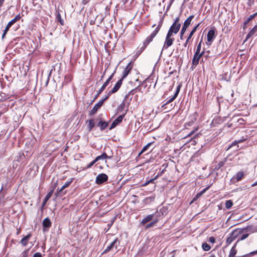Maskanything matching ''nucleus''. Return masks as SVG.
Instances as JSON below:
<instances>
[{
	"label": "nucleus",
	"instance_id": "nucleus-1",
	"mask_svg": "<svg viewBox=\"0 0 257 257\" xmlns=\"http://www.w3.org/2000/svg\"><path fill=\"white\" fill-rule=\"evenodd\" d=\"M164 22L163 18H162L159 22L158 26L156 27L153 32L148 36L144 41L143 45L139 48L137 51V54L140 55L148 46V45L153 41V39L156 36L159 32Z\"/></svg>",
	"mask_w": 257,
	"mask_h": 257
},
{
	"label": "nucleus",
	"instance_id": "nucleus-2",
	"mask_svg": "<svg viewBox=\"0 0 257 257\" xmlns=\"http://www.w3.org/2000/svg\"><path fill=\"white\" fill-rule=\"evenodd\" d=\"M173 35H171L167 33L166 37L165 38V40L162 48V50L161 52V55L162 54L163 50L167 49L169 47L171 46L173 42L175 40L174 38L173 37Z\"/></svg>",
	"mask_w": 257,
	"mask_h": 257
},
{
	"label": "nucleus",
	"instance_id": "nucleus-3",
	"mask_svg": "<svg viewBox=\"0 0 257 257\" xmlns=\"http://www.w3.org/2000/svg\"><path fill=\"white\" fill-rule=\"evenodd\" d=\"M21 17L19 14V15H17L15 17V18H14L13 20H12L10 22H9V23L7 25L5 30L4 31V32H3V35H2V38H4L5 37V36L6 35L7 32L9 31L10 28L13 24H14L17 21L21 19Z\"/></svg>",
	"mask_w": 257,
	"mask_h": 257
},
{
	"label": "nucleus",
	"instance_id": "nucleus-4",
	"mask_svg": "<svg viewBox=\"0 0 257 257\" xmlns=\"http://www.w3.org/2000/svg\"><path fill=\"white\" fill-rule=\"evenodd\" d=\"M120 241L118 240L117 238H116L110 244L108 245L104 250L102 252V254L106 253L112 249L113 247H115L116 249L117 248V246L119 245Z\"/></svg>",
	"mask_w": 257,
	"mask_h": 257
},
{
	"label": "nucleus",
	"instance_id": "nucleus-5",
	"mask_svg": "<svg viewBox=\"0 0 257 257\" xmlns=\"http://www.w3.org/2000/svg\"><path fill=\"white\" fill-rule=\"evenodd\" d=\"M244 230H245V232H247V233H244L243 234H242L241 236V237L240 238V239L241 240H244L245 238H246L248 236L249 233L257 232L256 228H254V227H252V226H247L246 228H245Z\"/></svg>",
	"mask_w": 257,
	"mask_h": 257
},
{
	"label": "nucleus",
	"instance_id": "nucleus-6",
	"mask_svg": "<svg viewBox=\"0 0 257 257\" xmlns=\"http://www.w3.org/2000/svg\"><path fill=\"white\" fill-rule=\"evenodd\" d=\"M108 98V96H105L104 98H103L102 99L100 100L99 102H98L97 103L95 104L93 108L90 111V114L93 115L94 114L98 109H99L101 106L102 105L103 102L104 101H105Z\"/></svg>",
	"mask_w": 257,
	"mask_h": 257
},
{
	"label": "nucleus",
	"instance_id": "nucleus-7",
	"mask_svg": "<svg viewBox=\"0 0 257 257\" xmlns=\"http://www.w3.org/2000/svg\"><path fill=\"white\" fill-rule=\"evenodd\" d=\"M108 180V176L104 173L98 174L95 179V182L97 184L100 185L104 182L107 181Z\"/></svg>",
	"mask_w": 257,
	"mask_h": 257
},
{
	"label": "nucleus",
	"instance_id": "nucleus-8",
	"mask_svg": "<svg viewBox=\"0 0 257 257\" xmlns=\"http://www.w3.org/2000/svg\"><path fill=\"white\" fill-rule=\"evenodd\" d=\"M126 114V112L125 111L122 114H120L119 116H118L111 123L109 130H111L114 128L116 125H117L119 123H120L125 115Z\"/></svg>",
	"mask_w": 257,
	"mask_h": 257
},
{
	"label": "nucleus",
	"instance_id": "nucleus-9",
	"mask_svg": "<svg viewBox=\"0 0 257 257\" xmlns=\"http://www.w3.org/2000/svg\"><path fill=\"white\" fill-rule=\"evenodd\" d=\"M180 27L181 24H173L170 27L168 31V33L174 36V35L177 34L180 29Z\"/></svg>",
	"mask_w": 257,
	"mask_h": 257
},
{
	"label": "nucleus",
	"instance_id": "nucleus-10",
	"mask_svg": "<svg viewBox=\"0 0 257 257\" xmlns=\"http://www.w3.org/2000/svg\"><path fill=\"white\" fill-rule=\"evenodd\" d=\"M122 81H123L122 79H121V78L120 79L116 82V83L115 84L114 86L113 87V88L108 92L107 95L106 96H108V98L109 96L111 94L115 93L116 92H117L118 90V89H119V88L120 87V86H121V85L122 84Z\"/></svg>",
	"mask_w": 257,
	"mask_h": 257
},
{
	"label": "nucleus",
	"instance_id": "nucleus-11",
	"mask_svg": "<svg viewBox=\"0 0 257 257\" xmlns=\"http://www.w3.org/2000/svg\"><path fill=\"white\" fill-rule=\"evenodd\" d=\"M73 180V178H70L65 183V184L61 187V188L60 189H58L57 190V192L56 193V195L57 196H58L59 195H60L61 194V193L62 192V191L65 189L66 188H67V187H68L71 184V183L72 182Z\"/></svg>",
	"mask_w": 257,
	"mask_h": 257
},
{
	"label": "nucleus",
	"instance_id": "nucleus-12",
	"mask_svg": "<svg viewBox=\"0 0 257 257\" xmlns=\"http://www.w3.org/2000/svg\"><path fill=\"white\" fill-rule=\"evenodd\" d=\"M204 53V51H202L201 53H197L195 52L192 61V64L193 65L197 66L199 64V60L200 58L203 56Z\"/></svg>",
	"mask_w": 257,
	"mask_h": 257
},
{
	"label": "nucleus",
	"instance_id": "nucleus-13",
	"mask_svg": "<svg viewBox=\"0 0 257 257\" xmlns=\"http://www.w3.org/2000/svg\"><path fill=\"white\" fill-rule=\"evenodd\" d=\"M215 30H210L208 31L207 35V44L208 45H211L213 39L215 38Z\"/></svg>",
	"mask_w": 257,
	"mask_h": 257
},
{
	"label": "nucleus",
	"instance_id": "nucleus-14",
	"mask_svg": "<svg viewBox=\"0 0 257 257\" xmlns=\"http://www.w3.org/2000/svg\"><path fill=\"white\" fill-rule=\"evenodd\" d=\"M156 213H157V212H156L155 213H154L152 214H149V215H148L147 216H146L145 217H144L142 219V220L141 222V224L142 225H144L147 222H148L151 220H154V219L156 218H155V216Z\"/></svg>",
	"mask_w": 257,
	"mask_h": 257
},
{
	"label": "nucleus",
	"instance_id": "nucleus-15",
	"mask_svg": "<svg viewBox=\"0 0 257 257\" xmlns=\"http://www.w3.org/2000/svg\"><path fill=\"white\" fill-rule=\"evenodd\" d=\"M200 24H198L192 30V31L190 32V34H189L186 40V42H185V43L184 44L183 46L184 47H186L187 46V45L188 44L189 42V41L191 39V38H192V36L194 35V33L196 32L197 28L199 27Z\"/></svg>",
	"mask_w": 257,
	"mask_h": 257
},
{
	"label": "nucleus",
	"instance_id": "nucleus-16",
	"mask_svg": "<svg viewBox=\"0 0 257 257\" xmlns=\"http://www.w3.org/2000/svg\"><path fill=\"white\" fill-rule=\"evenodd\" d=\"M115 72V71L113 72V73L109 77V78L106 80V81L103 83L101 87L100 88V89L98 91V94L101 93L106 88V87L108 85L109 82L111 81L112 78L113 77V75Z\"/></svg>",
	"mask_w": 257,
	"mask_h": 257
},
{
	"label": "nucleus",
	"instance_id": "nucleus-17",
	"mask_svg": "<svg viewBox=\"0 0 257 257\" xmlns=\"http://www.w3.org/2000/svg\"><path fill=\"white\" fill-rule=\"evenodd\" d=\"M244 176V174L242 171L238 172L235 175H234L232 178V180L234 181L235 180V182H238L240 181Z\"/></svg>",
	"mask_w": 257,
	"mask_h": 257
},
{
	"label": "nucleus",
	"instance_id": "nucleus-18",
	"mask_svg": "<svg viewBox=\"0 0 257 257\" xmlns=\"http://www.w3.org/2000/svg\"><path fill=\"white\" fill-rule=\"evenodd\" d=\"M132 69V66L131 65V62H130L123 71L122 77H121V79H123L124 78H125L130 73Z\"/></svg>",
	"mask_w": 257,
	"mask_h": 257
},
{
	"label": "nucleus",
	"instance_id": "nucleus-19",
	"mask_svg": "<svg viewBox=\"0 0 257 257\" xmlns=\"http://www.w3.org/2000/svg\"><path fill=\"white\" fill-rule=\"evenodd\" d=\"M31 234L29 233L27 234L26 236H24L20 241V243L23 245V246H26L28 243V240L31 237Z\"/></svg>",
	"mask_w": 257,
	"mask_h": 257
},
{
	"label": "nucleus",
	"instance_id": "nucleus-20",
	"mask_svg": "<svg viewBox=\"0 0 257 257\" xmlns=\"http://www.w3.org/2000/svg\"><path fill=\"white\" fill-rule=\"evenodd\" d=\"M108 124V122L100 120L97 124V126L99 127L101 131H103L107 127Z\"/></svg>",
	"mask_w": 257,
	"mask_h": 257
},
{
	"label": "nucleus",
	"instance_id": "nucleus-21",
	"mask_svg": "<svg viewBox=\"0 0 257 257\" xmlns=\"http://www.w3.org/2000/svg\"><path fill=\"white\" fill-rule=\"evenodd\" d=\"M194 18V15L189 16L184 22L183 27L187 29L191 24L192 20Z\"/></svg>",
	"mask_w": 257,
	"mask_h": 257
},
{
	"label": "nucleus",
	"instance_id": "nucleus-22",
	"mask_svg": "<svg viewBox=\"0 0 257 257\" xmlns=\"http://www.w3.org/2000/svg\"><path fill=\"white\" fill-rule=\"evenodd\" d=\"M257 15V12L253 15H250L244 22L243 29H245L246 27V25L252 19H253Z\"/></svg>",
	"mask_w": 257,
	"mask_h": 257
},
{
	"label": "nucleus",
	"instance_id": "nucleus-23",
	"mask_svg": "<svg viewBox=\"0 0 257 257\" xmlns=\"http://www.w3.org/2000/svg\"><path fill=\"white\" fill-rule=\"evenodd\" d=\"M53 193V190H51V191H50L47 195L46 196H45L44 200H43V202L42 203V207H43L45 206V205H46L47 202L48 201V200L50 199V198L51 197L52 194Z\"/></svg>",
	"mask_w": 257,
	"mask_h": 257
},
{
	"label": "nucleus",
	"instance_id": "nucleus-24",
	"mask_svg": "<svg viewBox=\"0 0 257 257\" xmlns=\"http://www.w3.org/2000/svg\"><path fill=\"white\" fill-rule=\"evenodd\" d=\"M51 226V222L49 218H46L43 221L44 228H49Z\"/></svg>",
	"mask_w": 257,
	"mask_h": 257
},
{
	"label": "nucleus",
	"instance_id": "nucleus-25",
	"mask_svg": "<svg viewBox=\"0 0 257 257\" xmlns=\"http://www.w3.org/2000/svg\"><path fill=\"white\" fill-rule=\"evenodd\" d=\"M125 104L124 102H121L117 108L118 113H122V114L127 110H124Z\"/></svg>",
	"mask_w": 257,
	"mask_h": 257
},
{
	"label": "nucleus",
	"instance_id": "nucleus-26",
	"mask_svg": "<svg viewBox=\"0 0 257 257\" xmlns=\"http://www.w3.org/2000/svg\"><path fill=\"white\" fill-rule=\"evenodd\" d=\"M257 31V25H255L248 33V34L246 36V40H247L249 38L253 36Z\"/></svg>",
	"mask_w": 257,
	"mask_h": 257
},
{
	"label": "nucleus",
	"instance_id": "nucleus-27",
	"mask_svg": "<svg viewBox=\"0 0 257 257\" xmlns=\"http://www.w3.org/2000/svg\"><path fill=\"white\" fill-rule=\"evenodd\" d=\"M107 158L111 159V156H108L105 153H103L101 155L97 156L95 158V161H98V160H104V159H107Z\"/></svg>",
	"mask_w": 257,
	"mask_h": 257
},
{
	"label": "nucleus",
	"instance_id": "nucleus-28",
	"mask_svg": "<svg viewBox=\"0 0 257 257\" xmlns=\"http://www.w3.org/2000/svg\"><path fill=\"white\" fill-rule=\"evenodd\" d=\"M237 251L235 249V245H234L231 248L229 254L228 255V257H235V255L236 254Z\"/></svg>",
	"mask_w": 257,
	"mask_h": 257
},
{
	"label": "nucleus",
	"instance_id": "nucleus-29",
	"mask_svg": "<svg viewBox=\"0 0 257 257\" xmlns=\"http://www.w3.org/2000/svg\"><path fill=\"white\" fill-rule=\"evenodd\" d=\"M160 176V174H158L154 178H152L151 179H150L148 181H147L144 184H143V186H146L147 185H148V184H149L150 183H153L155 180H156Z\"/></svg>",
	"mask_w": 257,
	"mask_h": 257
},
{
	"label": "nucleus",
	"instance_id": "nucleus-30",
	"mask_svg": "<svg viewBox=\"0 0 257 257\" xmlns=\"http://www.w3.org/2000/svg\"><path fill=\"white\" fill-rule=\"evenodd\" d=\"M95 125L94 121L93 119H91L88 121V128L89 131H91Z\"/></svg>",
	"mask_w": 257,
	"mask_h": 257
},
{
	"label": "nucleus",
	"instance_id": "nucleus-31",
	"mask_svg": "<svg viewBox=\"0 0 257 257\" xmlns=\"http://www.w3.org/2000/svg\"><path fill=\"white\" fill-rule=\"evenodd\" d=\"M176 97H177L176 96H175V95H174L172 97H171L165 104H164L162 105V108H164V109H167V105L168 104H169L170 103H171V102H172L174 100H175Z\"/></svg>",
	"mask_w": 257,
	"mask_h": 257
},
{
	"label": "nucleus",
	"instance_id": "nucleus-32",
	"mask_svg": "<svg viewBox=\"0 0 257 257\" xmlns=\"http://www.w3.org/2000/svg\"><path fill=\"white\" fill-rule=\"evenodd\" d=\"M202 247L205 251H208L210 249L211 247L206 242H203L202 244Z\"/></svg>",
	"mask_w": 257,
	"mask_h": 257
},
{
	"label": "nucleus",
	"instance_id": "nucleus-33",
	"mask_svg": "<svg viewBox=\"0 0 257 257\" xmlns=\"http://www.w3.org/2000/svg\"><path fill=\"white\" fill-rule=\"evenodd\" d=\"M157 222H158V219H157V218H156L152 222H151L150 223H148L146 225V228H149L152 227L153 225L155 224Z\"/></svg>",
	"mask_w": 257,
	"mask_h": 257
},
{
	"label": "nucleus",
	"instance_id": "nucleus-34",
	"mask_svg": "<svg viewBox=\"0 0 257 257\" xmlns=\"http://www.w3.org/2000/svg\"><path fill=\"white\" fill-rule=\"evenodd\" d=\"M153 143V142H151L147 144L146 146H145L143 149H142V153H144L149 150V148L151 146V145Z\"/></svg>",
	"mask_w": 257,
	"mask_h": 257
},
{
	"label": "nucleus",
	"instance_id": "nucleus-35",
	"mask_svg": "<svg viewBox=\"0 0 257 257\" xmlns=\"http://www.w3.org/2000/svg\"><path fill=\"white\" fill-rule=\"evenodd\" d=\"M224 164V162L220 161L214 167V170L217 171L221 167H222Z\"/></svg>",
	"mask_w": 257,
	"mask_h": 257
},
{
	"label": "nucleus",
	"instance_id": "nucleus-36",
	"mask_svg": "<svg viewBox=\"0 0 257 257\" xmlns=\"http://www.w3.org/2000/svg\"><path fill=\"white\" fill-rule=\"evenodd\" d=\"M233 205V202L231 200H227L225 202V207L226 209L230 208Z\"/></svg>",
	"mask_w": 257,
	"mask_h": 257
},
{
	"label": "nucleus",
	"instance_id": "nucleus-37",
	"mask_svg": "<svg viewBox=\"0 0 257 257\" xmlns=\"http://www.w3.org/2000/svg\"><path fill=\"white\" fill-rule=\"evenodd\" d=\"M155 199V197H153V196H151V197H147L146 198L144 201V202L147 204V203H148L149 202H152L154 201Z\"/></svg>",
	"mask_w": 257,
	"mask_h": 257
},
{
	"label": "nucleus",
	"instance_id": "nucleus-38",
	"mask_svg": "<svg viewBox=\"0 0 257 257\" xmlns=\"http://www.w3.org/2000/svg\"><path fill=\"white\" fill-rule=\"evenodd\" d=\"M186 28H184L182 27V29H181V30L180 31V39L181 40H183V36L186 31Z\"/></svg>",
	"mask_w": 257,
	"mask_h": 257
},
{
	"label": "nucleus",
	"instance_id": "nucleus-39",
	"mask_svg": "<svg viewBox=\"0 0 257 257\" xmlns=\"http://www.w3.org/2000/svg\"><path fill=\"white\" fill-rule=\"evenodd\" d=\"M256 254H257V250L255 251L250 252V253H247L246 254L243 255L241 256V257H250L252 255H254Z\"/></svg>",
	"mask_w": 257,
	"mask_h": 257
},
{
	"label": "nucleus",
	"instance_id": "nucleus-40",
	"mask_svg": "<svg viewBox=\"0 0 257 257\" xmlns=\"http://www.w3.org/2000/svg\"><path fill=\"white\" fill-rule=\"evenodd\" d=\"M235 239L234 236H229L226 239V242L228 244L231 243Z\"/></svg>",
	"mask_w": 257,
	"mask_h": 257
},
{
	"label": "nucleus",
	"instance_id": "nucleus-41",
	"mask_svg": "<svg viewBox=\"0 0 257 257\" xmlns=\"http://www.w3.org/2000/svg\"><path fill=\"white\" fill-rule=\"evenodd\" d=\"M201 48V41H200L199 43V44H198V45L197 46L196 50L195 51V53H200Z\"/></svg>",
	"mask_w": 257,
	"mask_h": 257
},
{
	"label": "nucleus",
	"instance_id": "nucleus-42",
	"mask_svg": "<svg viewBox=\"0 0 257 257\" xmlns=\"http://www.w3.org/2000/svg\"><path fill=\"white\" fill-rule=\"evenodd\" d=\"M198 130V127L195 128L194 130L191 131L189 134L187 135V136L186 137V138L190 137L192 135H193Z\"/></svg>",
	"mask_w": 257,
	"mask_h": 257
},
{
	"label": "nucleus",
	"instance_id": "nucleus-43",
	"mask_svg": "<svg viewBox=\"0 0 257 257\" xmlns=\"http://www.w3.org/2000/svg\"><path fill=\"white\" fill-rule=\"evenodd\" d=\"M198 130V127L195 128L194 130L191 131L189 134L187 135V136L186 137V138L190 137L192 135H193Z\"/></svg>",
	"mask_w": 257,
	"mask_h": 257
},
{
	"label": "nucleus",
	"instance_id": "nucleus-44",
	"mask_svg": "<svg viewBox=\"0 0 257 257\" xmlns=\"http://www.w3.org/2000/svg\"><path fill=\"white\" fill-rule=\"evenodd\" d=\"M97 161H95V159L92 161L91 162H90V163H89L86 168H90Z\"/></svg>",
	"mask_w": 257,
	"mask_h": 257
},
{
	"label": "nucleus",
	"instance_id": "nucleus-45",
	"mask_svg": "<svg viewBox=\"0 0 257 257\" xmlns=\"http://www.w3.org/2000/svg\"><path fill=\"white\" fill-rule=\"evenodd\" d=\"M180 88H181V86L180 85L177 86L176 91L174 95H175V96L177 97V96L179 94V92L180 91Z\"/></svg>",
	"mask_w": 257,
	"mask_h": 257
},
{
	"label": "nucleus",
	"instance_id": "nucleus-46",
	"mask_svg": "<svg viewBox=\"0 0 257 257\" xmlns=\"http://www.w3.org/2000/svg\"><path fill=\"white\" fill-rule=\"evenodd\" d=\"M208 241L212 243H214L215 241V239L214 237H213V236H211L209 238Z\"/></svg>",
	"mask_w": 257,
	"mask_h": 257
},
{
	"label": "nucleus",
	"instance_id": "nucleus-47",
	"mask_svg": "<svg viewBox=\"0 0 257 257\" xmlns=\"http://www.w3.org/2000/svg\"><path fill=\"white\" fill-rule=\"evenodd\" d=\"M33 257H42V255L40 252H36L34 254Z\"/></svg>",
	"mask_w": 257,
	"mask_h": 257
},
{
	"label": "nucleus",
	"instance_id": "nucleus-48",
	"mask_svg": "<svg viewBox=\"0 0 257 257\" xmlns=\"http://www.w3.org/2000/svg\"><path fill=\"white\" fill-rule=\"evenodd\" d=\"M174 24H181L180 23H179V17H177L176 18V19L175 20V21L173 23Z\"/></svg>",
	"mask_w": 257,
	"mask_h": 257
},
{
	"label": "nucleus",
	"instance_id": "nucleus-49",
	"mask_svg": "<svg viewBox=\"0 0 257 257\" xmlns=\"http://www.w3.org/2000/svg\"><path fill=\"white\" fill-rule=\"evenodd\" d=\"M237 145V144H234V142H232V143H231V145H230L229 146V147H228V148H227V150H228V149H229L230 148H231L233 147V146H236Z\"/></svg>",
	"mask_w": 257,
	"mask_h": 257
},
{
	"label": "nucleus",
	"instance_id": "nucleus-50",
	"mask_svg": "<svg viewBox=\"0 0 257 257\" xmlns=\"http://www.w3.org/2000/svg\"><path fill=\"white\" fill-rule=\"evenodd\" d=\"M136 89L137 88L132 90L131 91H130L128 94H134L136 92Z\"/></svg>",
	"mask_w": 257,
	"mask_h": 257
},
{
	"label": "nucleus",
	"instance_id": "nucleus-51",
	"mask_svg": "<svg viewBox=\"0 0 257 257\" xmlns=\"http://www.w3.org/2000/svg\"><path fill=\"white\" fill-rule=\"evenodd\" d=\"M193 123H194V121L192 120V121L188 122V123H186V125L191 126Z\"/></svg>",
	"mask_w": 257,
	"mask_h": 257
},
{
	"label": "nucleus",
	"instance_id": "nucleus-52",
	"mask_svg": "<svg viewBox=\"0 0 257 257\" xmlns=\"http://www.w3.org/2000/svg\"><path fill=\"white\" fill-rule=\"evenodd\" d=\"M243 141H244V140H239L237 141H234V143L238 144V143L242 142Z\"/></svg>",
	"mask_w": 257,
	"mask_h": 257
},
{
	"label": "nucleus",
	"instance_id": "nucleus-53",
	"mask_svg": "<svg viewBox=\"0 0 257 257\" xmlns=\"http://www.w3.org/2000/svg\"><path fill=\"white\" fill-rule=\"evenodd\" d=\"M58 16L59 17L60 24H61L62 25H64L63 22V21L61 20V18H60V15L59 14H58Z\"/></svg>",
	"mask_w": 257,
	"mask_h": 257
},
{
	"label": "nucleus",
	"instance_id": "nucleus-54",
	"mask_svg": "<svg viewBox=\"0 0 257 257\" xmlns=\"http://www.w3.org/2000/svg\"><path fill=\"white\" fill-rule=\"evenodd\" d=\"M24 257H27L28 252L27 251H24L23 252Z\"/></svg>",
	"mask_w": 257,
	"mask_h": 257
},
{
	"label": "nucleus",
	"instance_id": "nucleus-55",
	"mask_svg": "<svg viewBox=\"0 0 257 257\" xmlns=\"http://www.w3.org/2000/svg\"><path fill=\"white\" fill-rule=\"evenodd\" d=\"M4 1H5V0H0V8L2 6V5H3V4L4 3Z\"/></svg>",
	"mask_w": 257,
	"mask_h": 257
},
{
	"label": "nucleus",
	"instance_id": "nucleus-56",
	"mask_svg": "<svg viewBox=\"0 0 257 257\" xmlns=\"http://www.w3.org/2000/svg\"><path fill=\"white\" fill-rule=\"evenodd\" d=\"M207 189V188H206L205 189H204L203 190H202V191L200 192V194H202L203 193H204L206 190Z\"/></svg>",
	"mask_w": 257,
	"mask_h": 257
},
{
	"label": "nucleus",
	"instance_id": "nucleus-57",
	"mask_svg": "<svg viewBox=\"0 0 257 257\" xmlns=\"http://www.w3.org/2000/svg\"><path fill=\"white\" fill-rule=\"evenodd\" d=\"M257 185V181H256L255 182H254L252 185V187H254Z\"/></svg>",
	"mask_w": 257,
	"mask_h": 257
},
{
	"label": "nucleus",
	"instance_id": "nucleus-58",
	"mask_svg": "<svg viewBox=\"0 0 257 257\" xmlns=\"http://www.w3.org/2000/svg\"><path fill=\"white\" fill-rule=\"evenodd\" d=\"M174 108V106H173L172 104L171 105L170 107L169 108V110H171Z\"/></svg>",
	"mask_w": 257,
	"mask_h": 257
},
{
	"label": "nucleus",
	"instance_id": "nucleus-59",
	"mask_svg": "<svg viewBox=\"0 0 257 257\" xmlns=\"http://www.w3.org/2000/svg\"><path fill=\"white\" fill-rule=\"evenodd\" d=\"M143 153H142V150L141 151V152L139 153L138 154V156H140Z\"/></svg>",
	"mask_w": 257,
	"mask_h": 257
},
{
	"label": "nucleus",
	"instance_id": "nucleus-60",
	"mask_svg": "<svg viewBox=\"0 0 257 257\" xmlns=\"http://www.w3.org/2000/svg\"><path fill=\"white\" fill-rule=\"evenodd\" d=\"M163 172H164V170H162V172H161V173H158V174H160V176H161V175H162V174H163Z\"/></svg>",
	"mask_w": 257,
	"mask_h": 257
},
{
	"label": "nucleus",
	"instance_id": "nucleus-61",
	"mask_svg": "<svg viewBox=\"0 0 257 257\" xmlns=\"http://www.w3.org/2000/svg\"><path fill=\"white\" fill-rule=\"evenodd\" d=\"M238 148H239V146H238V145H237L235 150H237L238 149Z\"/></svg>",
	"mask_w": 257,
	"mask_h": 257
},
{
	"label": "nucleus",
	"instance_id": "nucleus-62",
	"mask_svg": "<svg viewBox=\"0 0 257 257\" xmlns=\"http://www.w3.org/2000/svg\"><path fill=\"white\" fill-rule=\"evenodd\" d=\"M156 26V25H153L152 27H154Z\"/></svg>",
	"mask_w": 257,
	"mask_h": 257
},
{
	"label": "nucleus",
	"instance_id": "nucleus-63",
	"mask_svg": "<svg viewBox=\"0 0 257 257\" xmlns=\"http://www.w3.org/2000/svg\"><path fill=\"white\" fill-rule=\"evenodd\" d=\"M127 1V0H125V3H126Z\"/></svg>",
	"mask_w": 257,
	"mask_h": 257
}]
</instances>
